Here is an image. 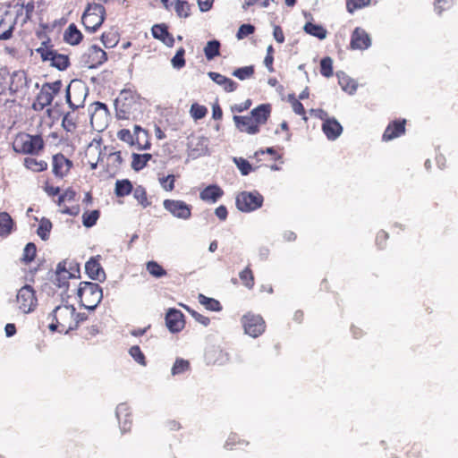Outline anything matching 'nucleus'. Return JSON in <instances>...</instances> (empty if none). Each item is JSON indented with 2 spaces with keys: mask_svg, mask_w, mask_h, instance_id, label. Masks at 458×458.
Masks as SVG:
<instances>
[{
  "mask_svg": "<svg viewBox=\"0 0 458 458\" xmlns=\"http://www.w3.org/2000/svg\"><path fill=\"white\" fill-rule=\"evenodd\" d=\"M52 322L49 324L51 331L67 334L74 330L79 324L87 319V316L77 313L73 305L64 304L57 306L51 314Z\"/></svg>",
  "mask_w": 458,
  "mask_h": 458,
  "instance_id": "1",
  "label": "nucleus"
},
{
  "mask_svg": "<svg viewBox=\"0 0 458 458\" xmlns=\"http://www.w3.org/2000/svg\"><path fill=\"white\" fill-rule=\"evenodd\" d=\"M45 148V141L41 135L19 132L13 142V148L16 153L22 155H38Z\"/></svg>",
  "mask_w": 458,
  "mask_h": 458,
  "instance_id": "2",
  "label": "nucleus"
},
{
  "mask_svg": "<svg viewBox=\"0 0 458 458\" xmlns=\"http://www.w3.org/2000/svg\"><path fill=\"white\" fill-rule=\"evenodd\" d=\"M78 297L81 306L93 310L103 298L102 288L97 283L81 282L78 289Z\"/></svg>",
  "mask_w": 458,
  "mask_h": 458,
  "instance_id": "3",
  "label": "nucleus"
},
{
  "mask_svg": "<svg viewBox=\"0 0 458 458\" xmlns=\"http://www.w3.org/2000/svg\"><path fill=\"white\" fill-rule=\"evenodd\" d=\"M63 82L60 80L44 83L32 103V109L40 112L50 106L55 97L61 92Z\"/></svg>",
  "mask_w": 458,
  "mask_h": 458,
  "instance_id": "4",
  "label": "nucleus"
},
{
  "mask_svg": "<svg viewBox=\"0 0 458 458\" xmlns=\"http://www.w3.org/2000/svg\"><path fill=\"white\" fill-rule=\"evenodd\" d=\"M106 19L105 7L97 3L89 4L85 9L81 22L89 32H96L103 24Z\"/></svg>",
  "mask_w": 458,
  "mask_h": 458,
  "instance_id": "5",
  "label": "nucleus"
},
{
  "mask_svg": "<svg viewBox=\"0 0 458 458\" xmlns=\"http://www.w3.org/2000/svg\"><path fill=\"white\" fill-rule=\"evenodd\" d=\"M15 304L20 312L29 314L38 306V298L34 288L29 284L22 286L16 294Z\"/></svg>",
  "mask_w": 458,
  "mask_h": 458,
  "instance_id": "6",
  "label": "nucleus"
},
{
  "mask_svg": "<svg viewBox=\"0 0 458 458\" xmlns=\"http://www.w3.org/2000/svg\"><path fill=\"white\" fill-rule=\"evenodd\" d=\"M43 61H49L51 65L58 70H65L69 64V58L65 55L58 54L48 45V42H43L41 47L36 49Z\"/></svg>",
  "mask_w": 458,
  "mask_h": 458,
  "instance_id": "7",
  "label": "nucleus"
},
{
  "mask_svg": "<svg viewBox=\"0 0 458 458\" xmlns=\"http://www.w3.org/2000/svg\"><path fill=\"white\" fill-rule=\"evenodd\" d=\"M25 85L26 77L23 73L15 72L10 78L8 69L0 66V95L4 94L7 89L13 92H17Z\"/></svg>",
  "mask_w": 458,
  "mask_h": 458,
  "instance_id": "8",
  "label": "nucleus"
},
{
  "mask_svg": "<svg viewBox=\"0 0 458 458\" xmlns=\"http://www.w3.org/2000/svg\"><path fill=\"white\" fill-rule=\"evenodd\" d=\"M263 201V196L258 191H242L236 196L235 204L240 211L248 213L259 208Z\"/></svg>",
  "mask_w": 458,
  "mask_h": 458,
  "instance_id": "9",
  "label": "nucleus"
},
{
  "mask_svg": "<svg viewBox=\"0 0 458 458\" xmlns=\"http://www.w3.org/2000/svg\"><path fill=\"white\" fill-rule=\"evenodd\" d=\"M245 334L251 337H259L266 330V322L264 318L252 312H247L241 319Z\"/></svg>",
  "mask_w": 458,
  "mask_h": 458,
  "instance_id": "10",
  "label": "nucleus"
},
{
  "mask_svg": "<svg viewBox=\"0 0 458 458\" xmlns=\"http://www.w3.org/2000/svg\"><path fill=\"white\" fill-rule=\"evenodd\" d=\"M18 22H20V20L15 9L8 6L5 10H0V39L10 38Z\"/></svg>",
  "mask_w": 458,
  "mask_h": 458,
  "instance_id": "11",
  "label": "nucleus"
},
{
  "mask_svg": "<svg viewBox=\"0 0 458 458\" xmlns=\"http://www.w3.org/2000/svg\"><path fill=\"white\" fill-rule=\"evenodd\" d=\"M136 140H134L133 135L129 129H122L118 131L117 137L120 140L124 141L131 146L136 145L140 150L148 149L150 148V142L146 140L144 143L140 141V134L142 133L148 138V131L141 129L140 126H135Z\"/></svg>",
  "mask_w": 458,
  "mask_h": 458,
  "instance_id": "12",
  "label": "nucleus"
},
{
  "mask_svg": "<svg viewBox=\"0 0 458 458\" xmlns=\"http://www.w3.org/2000/svg\"><path fill=\"white\" fill-rule=\"evenodd\" d=\"M164 208L174 216L187 220L191 216V206L182 200L165 199Z\"/></svg>",
  "mask_w": 458,
  "mask_h": 458,
  "instance_id": "13",
  "label": "nucleus"
},
{
  "mask_svg": "<svg viewBox=\"0 0 458 458\" xmlns=\"http://www.w3.org/2000/svg\"><path fill=\"white\" fill-rule=\"evenodd\" d=\"M319 117L324 120L322 124V131L330 140H336L343 132L342 125L335 118H328L327 114L323 110H318Z\"/></svg>",
  "mask_w": 458,
  "mask_h": 458,
  "instance_id": "14",
  "label": "nucleus"
},
{
  "mask_svg": "<svg viewBox=\"0 0 458 458\" xmlns=\"http://www.w3.org/2000/svg\"><path fill=\"white\" fill-rule=\"evenodd\" d=\"M84 62L89 68H97L107 60V55L101 47L92 45L83 55Z\"/></svg>",
  "mask_w": 458,
  "mask_h": 458,
  "instance_id": "15",
  "label": "nucleus"
},
{
  "mask_svg": "<svg viewBox=\"0 0 458 458\" xmlns=\"http://www.w3.org/2000/svg\"><path fill=\"white\" fill-rule=\"evenodd\" d=\"M72 166V160L62 153H57L52 157V172L57 178H64L70 173Z\"/></svg>",
  "mask_w": 458,
  "mask_h": 458,
  "instance_id": "16",
  "label": "nucleus"
},
{
  "mask_svg": "<svg viewBox=\"0 0 458 458\" xmlns=\"http://www.w3.org/2000/svg\"><path fill=\"white\" fill-rule=\"evenodd\" d=\"M371 46L369 34L362 28L357 27L351 35L350 47L352 50H366Z\"/></svg>",
  "mask_w": 458,
  "mask_h": 458,
  "instance_id": "17",
  "label": "nucleus"
},
{
  "mask_svg": "<svg viewBox=\"0 0 458 458\" xmlns=\"http://www.w3.org/2000/svg\"><path fill=\"white\" fill-rule=\"evenodd\" d=\"M135 101L131 96L127 98L123 95L115 100V114L118 119L127 120L134 111Z\"/></svg>",
  "mask_w": 458,
  "mask_h": 458,
  "instance_id": "18",
  "label": "nucleus"
},
{
  "mask_svg": "<svg viewBox=\"0 0 458 458\" xmlns=\"http://www.w3.org/2000/svg\"><path fill=\"white\" fill-rule=\"evenodd\" d=\"M234 123L237 129L242 131L250 135L257 134L260 131V126L254 120L251 115H234L233 116Z\"/></svg>",
  "mask_w": 458,
  "mask_h": 458,
  "instance_id": "19",
  "label": "nucleus"
},
{
  "mask_svg": "<svg viewBox=\"0 0 458 458\" xmlns=\"http://www.w3.org/2000/svg\"><path fill=\"white\" fill-rule=\"evenodd\" d=\"M66 101L72 109L77 107V106L74 105L71 100L70 86H68L66 89ZM77 123L78 115L74 113V110H72V112H67L64 115L62 120V126L67 132L73 133L77 129Z\"/></svg>",
  "mask_w": 458,
  "mask_h": 458,
  "instance_id": "20",
  "label": "nucleus"
},
{
  "mask_svg": "<svg viewBox=\"0 0 458 458\" xmlns=\"http://www.w3.org/2000/svg\"><path fill=\"white\" fill-rule=\"evenodd\" d=\"M183 318L182 311L170 309L165 315V325L172 333H178L184 327Z\"/></svg>",
  "mask_w": 458,
  "mask_h": 458,
  "instance_id": "21",
  "label": "nucleus"
},
{
  "mask_svg": "<svg viewBox=\"0 0 458 458\" xmlns=\"http://www.w3.org/2000/svg\"><path fill=\"white\" fill-rule=\"evenodd\" d=\"M116 417L120 427L123 432L131 429L132 424V417L130 408L125 403H120L116 408Z\"/></svg>",
  "mask_w": 458,
  "mask_h": 458,
  "instance_id": "22",
  "label": "nucleus"
},
{
  "mask_svg": "<svg viewBox=\"0 0 458 458\" xmlns=\"http://www.w3.org/2000/svg\"><path fill=\"white\" fill-rule=\"evenodd\" d=\"M152 35L155 38L162 41L167 47H173L174 44V38L168 31V28L165 24H155L151 29Z\"/></svg>",
  "mask_w": 458,
  "mask_h": 458,
  "instance_id": "23",
  "label": "nucleus"
},
{
  "mask_svg": "<svg viewBox=\"0 0 458 458\" xmlns=\"http://www.w3.org/2000/svg\"><path fill=\"white\" fill-rule=\"evenodd\" d=\"M272 106L270 104H261L251 110L250 115L259 126L264 125L270 117Z\"/></svg>",
  "mask_w": 458,
  "mask_h": 458,
  "instance_id": "24",
  "label": "nucleus"
},
{
  "mask_svg": "<svg viewBox=\"0 0 458 458\" xmlns=\"http://www.w3.org/2000/svg\"><path fill=\"white\" fill-rule=\"evenodd\" d=\"M224 195V191L216 184L207 186L199 193V198L207 202H216Z\"/></svg>",
  "mask_w": 458,
  "mask_h": 458,
  "instance_id": "25",
  "label": "nucleus"
},
{
  "mask_svg": "<svg viewBox=\"0 0 458 458\" xmlns=\"http://www.w3.org/2000/svg\"><path fill=\"white\" fill-rule=\"evenodd\" d=\"M208 77L216 84L223 87L225 91L233 92L236 90L238 84L232 79L216 72H209Z\"/></svg>",
  "mask_w": 458,
  "mask_h": 458,
  "instance_id": "26",
  "label": "nucleus"
},
{
  "mask_svg": "<svg viewBox=\"0 0 458 458\" xmlns=\"http://www.w3.org/2000/svg\"><path fill=\"white\" fill-rule=\"evenodd\" d=\"M85 270L88 276L93 280H99L105 276V272L98 258L92 257L85 264Z\"/></svg>",
  "mask_w": 458,
  "mask_h": 458,
  "instance_id": "27",
  "label": "nucleus"
},
{
  "mask_svg": "<svg viewBox=\"0 0 458 458\" xmlns=\"http://www.w3.org/2000/svg\"><path fill=\"white\" fill-rule=\"evenodd\" d=\"M12 9H15L18 13V19L21 24L26 23L30 19L34 11V3L29 2L26 4H16L13 5H9Z\"/></svg>",
  "mask_w": 458,
  "mask_h": 458,
  "instance_id": "28",
  "label": "nucleus"
},
{
  "mask_svg": "<svg viewBox=\"0 0 458 458\" xmlns=\"http://www.w3.org/2000/svg\"><path fill=\"white\" fill-rule=\"evenodd\" d=\"M83 38L81 32L74 23L70 24L64 31V39L70 45H78Z\"/></svg>",
  "mask_w": 458,
  "mask_h": 458,
  "instance_id": "29",
  "label": "nucleus"
},
{
  "mask_svg": "<svg viewBox=\"0 0 458 458\" xmlns=\"http://www.w3.org/2000/svg\"><path fill=\"white\" fill-rule=\"evenodd\" d=\"M120 39V34L117 30L111 28L101 35V41L106 48L114 47Z\"/></svg>",
  "mask_w": 458,
  "mask_h": 458,
  "instance_id": "30",
  "label": "nucleus"
},
{
  "mask_svg": "<svg viewBox=\"0 0 458 458\" xmlns=\"http://www.w3.org/2000/svg\"><path fill=\"white\" fill-rule=\"evenodd\" d=\"M14 227V222L7 212H0V236H8Z\"/></svg>",
  "mask_w": 458,
  "mask_h": 458,
  "instance_id": "31",
  "label": "nucleus"
},
{
  "mask_svg": "<svg viewBox=\"0 0 458 458\" xmlns=\"http://www.w3.org/2000/svg\"><path fill=\"white\" fill-rule=\"evenodd\" d=\"M24 166L32 172L39 173L47 169V163L45 160H38L33 157H27L23 161Z\"/></svg>",
  "mask_w": 458,
  "mask_h": 458,
  "instance_id": "32",
  "label": "nucleus"
},
{
  "mask_svg": "<svg viewBox=\"0 0 458 458\" xmlns=\"http://www.w3.org/2000/svg\"><path fill=\"white\" fill-rule=\"evenodd\" d=\"M123 163L121 151L110 153L106 158L107 172L115 174Z\"/></svg>",
  "mask_w": 458,
  "mask_h": 458,
  "instance_id": "33",
  "label": "nucleus"
},
{
  "mask_svg": "<svg viewBox=\"0 0 458 458\" xmlns=\"http://www.w3.org/2000/svg\"><path fill=\"white\" fill-rule=\"evenodd\" d=\"M199 302L205 307L206 310L210 311H220L222 310L221 303L210 297H207L206 295L199 293L198 295Z\"/></svg>",
  "mask_w": 458,
  "mask_h": 458,
  "instance_id": "34",
  "label": "nucleus"
},
{
  "mask_svg": "<svg viewBox=\"0 0 458 458\" xmlns=\"http://www.w3.org/2000/svg\"><path fill=\"white\" fill-rule=\"evenodd\" d=\"M401 133V121L395 120L388 124L382 136L383 140L388 141L397 138Z\"/></svg>",
  "mask_w": 458,
  "mask_h": 458,
  "instance_id": "35",
  "label": "nucleus"
},
{
  "mask_svg": "<svg viewBox=\"0 0 458 458\" xmlns=\"http://www.w3.org/2000/svg\"><path fill=\"white\" fill-rule=\"evenodd\" d=\"M304 31L319 39H324L327 34V30L322 25L315 24L312 22H307L304 25Z\"/></svg>",
  "mask_w": 458,
  "mask_h": 458,
  "instance_id": "36",
  "label": "nucleus"
},
{
  "mask_svg": "<svg viewBox=\"0 0 458 458\" xmlns=\"http://www.w3.org/2000/svg\"><path fill=\"white\" fill-rule=\"evenodd\" d=\"M133 190V186L130 180H117L115 182L114 192L117 197L128 196Z\"/></svg>",
  "mask_w": 458,
  "mask_h": 458,
  "instance_id": "37",
  "label": "nucleus"
},
{
  "mask_svg": "<svg viewBox=\"0 0 458 458\" xmlns=\"http://www.w3.org/2000/svg\"><path fill=\"white\" fill-rule=\"evenodd\" d=\"M192 4L187 0H174V9L181 18H188L191 15Z\"/></svg>",
  "mask_w": 458,
  "mask_h": 458,
  "instance_id": "38",
  "label": "nucleus"
},
{
  "mask_svg": "<svg viewBox=\"0 0 458 458\" xmlns=\"http://www.w3.org/2000/svg\"><path fill=\"white\" fill-rule=\"evenodd\" d=\"M152 158L151 154H132L131 167L135 171L143 169Z\"/></svg>",
  "mask_w": 458,
  "mask_h": 458,
  "instance_id": "39",
  "label": "nucleus"
},
{
  "mask_svg": "<svg viewBox=\"0 0 458 458\" xmlns=\"http://www.w3.org/2000/svg\"><path fill=\"white\" fill-rule=\"evenodd\" d=\"M239 277L242 283V284L248 288L252 289L255 284V277L253 271L251 268L248 266L246 267L242 271L239 273Z\"/></svg>",
  "mask_w": 458,
  "mask_h": 458,
  "instance_id": "40",
  "label": "nucleus"
},
{
  "mask_svg": "<svg viewBox=\"0 0 458 458\" xmlns=\"http://www.w3.org/2000/svg\"><path fill=\"white\" fill-rule=\"evenodd\" d=\"M204 54L208 60H212L220 55V43L217 40L208 41L204 47Z\"/></svg>",
  "mask_w": 458,
  "mask_h": 458,
  "instance_id": "41",
  "label": "nucleus"
},
{
  "mask_svg": "<svg viewBox=\"0 0 458 458\" xmlns=\"http://www.w3.org/2000/svg\"><path fill=\"white\" fill-rule=\"evenodd\" d=\"M100 216V211L98 209L85 211L82 214V224L85 227H92L95 225Z\"/></svg>",
  "mask_w": 458,
  "mask_h": 458,
  "instance_id": "42",
  "label": "nucleus"
},
{
  "mask_svg": "<svg viewBox=\"0 0 458 458\" xmlns=\"http://www.w3.org/2000/svg\"><path fill=\"white\" fill-rule=\"evenodd\" d=\"M191 369L190 361L182 358H177L172 367V375H179L188 371Z\"/></svg>",
  "mask_w": 458,
  "mask_h": 458,
  "instance_id": "43",
  "label": "nucleus"
},
{
  "mask_svg": "<svg viewBox=\"0 0 458 458\" xmlns=\"http://www.w3.org/2000/svg\"><path fill=\"white\" fill-rule=\"evenodd\" d=\"M255 73L254 65H248L241 68H237L233 72V75L241 81H244L251 78Z\"/></svg>",
  "mask_w": 458,
  "mask_h": 458,
  "instance_id": "44",
  "label": "nucleus"
},
{
  "mask_svg": "<svg viewBox=\"0 0 458 458\" xmlns=\"http://www.w3.org/2000/svg\"><path fill=\"white\" fill-rule=\"evenodd\" d=\"M132 191H133V197L137 199V201L142 208H147V207L150 206V202L148 201V199L147 191L144 187L137 186Z\"/></svg>",
  "mask_w": 458,
  "mask_h": 458,
  "instance_id": "45",
  "label": "nucleus"
},
{
  "mask_svg": "<svg viewBox=\"0 0 458 458\" xmlns=\"http://www.w3.org/2000/svg\"><path fill=\"white\" fill-rule=\"evenodd\" d=\"M146 267L148 272L154 277L159 278L166 276V271L156 261H148Z\"/></svg>",
  "mask_w": 458,
  "mask_h": 458,
  "instance_id": "46",
  "label": "nucleus"
},
{
  "mask_svg": "<svg viewBox=\"0 0 458 458\" xmlns=\"http://www.w3.org/2000/svg\"><path fill=\"white\" fill-rule=\"evenodd\" d=\"M36 253H37L36 245L33 242L27 243L23 250L21 261L25 264L30 263L31 261L34 260V259L36 257Z\"/></svg>",
  "mask_w": 458,
  "mask_h": 458,
  "instance_id": "47",
  "label": "nucleus"
},
{
  "mask_svg": "<svg viewBox=\"0 0 458 458\" xmlns=\"http://www.w3.org/2000/svg\"><path fill=\"white\" fill-rule=\"evenodd\" d=\"M320 73L326 78L333 76V60L329 56H326L320 61Z\"/></svg>",
  "mask_w": 458,
  "mask_h": 458,
  "instance_id": "48",
  "label": "nucleus"
},
{
  "mask_svg": "<svg viewBox=\"0 0 458 458\" xmlns=\"http://www.w3.org/2000/svg\"><path fill=\"white\" fill-rule=\"evenodd\" d=\"M348 13H353L356 10L361 9L371 4V0H345Z\"/></svg>",
  "mask_w": 458,
  "mask_h": 458,
  "instance_id": "49",
  "label": "nucleus"
},
{
  "mask_svg": "<svg viewBox=\"0 0 458 458\" xmlns=\"http://www.w3.org/2000/svg\"><path fill=\"white\" fill-rule=\"evenodd\" d=\"M52 229V223L48 219H42L38 228V235L42 240H47Z\"/></svg>",
  "mask_w": 458,
  "mask_h": 458,
  "instance_id": "50",
  "label": "nucleus"
},
{
  "mask_svg": "<svg viewBox=\"0 0 458 458\" xmlns=\"http://www.w3.org/2000/svg\"><path fill=\"white\" fill-rule=\"evenodd\" d=\"M248 442L241 439L237 434H231L225 441V446L229 450L236 448L237 445H247Z\"/></svg>",
  "mask_w": 458,
  "mask_h": 458,
  "instance_id": "51",
  "label": "nucleus"
},
{
  "mask_svg": "<svg viewBox=\"0 0 458 458\" xmlns=\"http://www.w3.org/2000/svg\"><path fill=\"white\" fill-rule=\"evenodd\" d=\"M190 113L195 120L202 119L206 116L208 109L206 106L194 103L191 106Z\"/></svg>",
  "mask_w": 458,
  "mask_h": 458,
  "instance_id": "52",
  "label": "nucleus"
},
{
  "mask_svg": "<svg viewBox=\"0 0 458 458\" xmlns=\"http://www.w3.org/2000/svg\"><path fill=\"white\" fill-rule=\"evenodd\" d=\"M129 353L136 362H138L141 366H146V357L144 353L141 352L140 346H131L129 350Z\"/></svg>",
  "mask_w": 458,
  "mask_h": 458,
  "instance_id": "53",
  "label": "nucleus"
},
{
  "mask_svg": "<svg viewBox=\"0 0 458 458\" xmlns=\"http://www.w3.org/2000/svg\"><path fill=\"white\" fill-rule=\"evenodd\" d=\"M185 50L183 47H180L174 56L172 58L171 63L174 68L181 69L185 65Z\"/></svg>",
  "mask_w": 458,
  "mask_h": 458,
  "instance_id": "54",
  "label": "nucleus"
},
{
  "mask_svg": "<svg viewBox=\"0 0 458 458\" xmlns=\"http://www.w3.org/2000/svg\"><path fill=\"white\" fill-rule=\"evenodd\" d=\"M159 182L162 188L166 191H172L174 189L175 176L169 174L159 178Z\"/></svg>",
  "mask_w": 458,
  "mask_h": 458,
  "instance_id": "55",
  "label": "nucleus"
},
{
  "mask_svg": "<svg viewBox=\"0 0 458 458\" xmlns=\"http://www.w3.org/2000/svg\"><path fill=\"white\" fill-rule=\"evenodd\" d=\"M454 4V0H435V11L441 14L444 11L450 9Z\"/></svg>",
  "mask_w": 458,
  "mask_h": 458,
  "instance_id": "56",
  "label": "nucleus"
},
{
  "mask_svg": "<svg viewBox=\"0 0 458 458\" xmlns=\"http://www.w3.org/2000/svg\"><path fill=\"white\" fill-rule=\"evenodd\" d=\"M164 427H165V429L170 433L179 431L180 429L182 428V423L175 419H168L165 422Z\"/></svg>",
  "mask_w": 458,
  "mask_h": 458,
  "instance_id": "57",
  "label": "nucleus"
},
{
  "mask_svg": "<svg viewBox=\"0 0 458 458\" xmlns=\"http://www.w3.org/2000/svg\"><path fill=\"white\" fill-rule=\"evenodd\" d=\"M255 30V28L251 24H242L240 26L236 37L238 39H242L245 37L252 34Z\"/></svg>",
  "mask_w": 458,
  "mask_h": 458,
  "instance_id": "58",
  "label": "nucleus"
},
{
  "mask_svg": "<svg viewBox=\"0 0 458 458\" xmlns=\"http://www.w3.org/2000/svg\"><path fill=\"white\" fill-rule=\"evenodd\" d=\"M186 310L191 315V317L194 318L195 320L198 321L199 323L202 324L205 327L209 325L210 319L208 317H206L190 308H186Z\"/></svg>",
  "mask_w": 458,
  "mask_h": 458,
  "instance_id": "59",
  "label": "nucleus"
},
{
  "mask_svg": "<svg viewBox=\"0 0 458 458\" xmlns=\"http://www.w3.org/2000/svg\"><path fill=\"white\" fill-rule=\"evenodd\" d=\"M236 165L243 175L249 174L252 170L251 165L243 158H240L239 161H236Z\"/></svg>",
  "mask_w": 458,
  "mask_h": 458,
  "instance_id": "60",
  "label": "nucleus"
},
{
  "mask_svg": "<svg viewBox=\"0 0 458 458\" xmlns=\"http://www.w3.org/2000/svg\"><path fill=\"white\" fill-rule=\"evenodd\" d=\"M291 103L293 112L299 115H302L303 119L307 121V117L305 116V108L303 105L296 98H293Z\"/></svg>",
  "mask_w": 458,
  "mask_h": 458,
  "instance_id": "61",
  "label": "nucleus"
},
{
  "mask_svg": "<svg viewBox=\"0 0 458 458\" xmlns=\"http://www.w3.org/2000/svg\"><path fill=\"white\" fill-rule=\"evenodd\" d=\"M267 154L272 156V159L276 160L280 159L281 157L277 154V152L273 148H267L266 150H260L255 153V156L259 158V160H263L260 157H264Z\"/></svg>",
  "mask_w": 458,
  "mask_h": 458,
  "instance_id": "62",
  "label": "nucleus"
},
{
  "mask_svg": "<svg viewBox=\"0 0 458 458\" xmlns=\"http://www.w3.org/2000/svg\"><path fill=\"white\" fill-rule=\"evenodd\" d=\"M251 105H252V101L250 99H247L242 103H240V104H237V105H234L233 106H232V111L242 113L245 110H248L251 106Z\"/></svg>",
  "mask_w": 458,
  "mask_h": 458,
  "instance_id": "63",
  "label": "nucleus"
},
{
  "mask_svg": "<svg viewBox=\"0 0 458 458\" xmlns=\"http://www.w3.org/2000/svg\"><path fill=\"white\" fill-rule=\"evenodd\" d=\"M274 38L280 44L284 42V34L283 29L279 25H275L273 28Z\"/></svg>",
  "mask_w": 458,
  "mask_h": 458,
  "instance_id": "64",
  "label": "nucleus"
}]
</instances>
